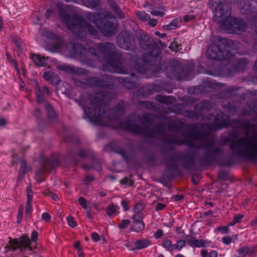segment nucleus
Returning <instances> with one entry per match:
<instances>
[{"mask_svg":"<svg viewBox=\"0 0 257 257\" xmlns=\"http://www.w3.org/2000/svg\"><path fill=\"white\" fill-rule=\"evenodd\" d=\"M115 97V93L108 91H97L90 94L89 100L93 109L84 104L81 100L76 99L75 101L83 109L84 118H88L92 121L101 123L106 117L109 108L107 103Z\"/></svg>","mask_w":257,"mask_h":257,"instance_id":"obj_1","label":"nucleus"},{"mask_svg":"<svg viewBox=\"0 0 257 257\" xmlns=\"http://www.w3.org/2000/svg\"><path fill=\"white\" fill-rule=\"evenodd\" d=\"M220 141L223 146L230 145L233 154L242 157L252 162H257V136L246 137L234 139L230 135L222 136Z\"/></svg>","mask_w":257,"mask_h":257,"instance_id":"obj_2","label":"nucleus"},{"mask_svg":"<svg viewBox=\"0 0 257 257\" xmlns=\"http://www.w3.org/2000/svg\"><path fill=\"white\" fill-rule=\"evenodd\" d=\"M166 152H163L162 155L164 156L163 160L168 164L164 170V177L170 180L176 177V174H178L179 169L177 164L178 161H181L182 167L186 170H188L194 167L195 165V155L193 152H186L181 155L177 152L166 155Z\"/></svg>","mask_w":257,"mask_h":257,"instance_id":"obj_3","label":"nucleus"},{"mask_svg":"<svg viewBox=\"0 0 257 257\" xmlns=\"http://www.w3.org/2000/svg\"><path fill=\"white\" fill-rule=\"evenodd\" d=\"M97 49L99 51L101 60L109 65L114 72L120 74H126L127 69L122 66L123 58L121 53L115 49V45L109 42L100 43L96 46Z\"/></svg>","mask_w":257,"mask_h":257,"instance_id":"obj_4","label":"nucleus"},{"mask_svg":"<svg viewBox=\"0 0 257 257\" xmlns=\"http://www.w3.org/2000/svg\"><path fill=\"white\" fill-rule=\"evenodd\" d=\"M59 14L67 28L73 33L80 37H84L86 31L93 36L96 35L97 31L94 26L87 22L84 18L77 15H68L65 9L58 6Z\"/></svg>","mask_w":257,"mask_h":257,"instance_id":"obj_5","label":"nucleus"},{"mask_svg":"<svg viewBox=\"0 0 257 257\" xmlns=\"http://www.w3.org/2000/svg\"><path fill=\"white\" fill-rule=\"evenodd\" d=\"M183 144L187 145L189 148L203 149L204 153L203 156L197 157L198 162L201 166H207L215 162L218 155L222 151V147H217L216 142L212 140H206L201 143L200 146L188 140L182 141Z\"/></svg>","mask_w":257,"mask_h":257,"instance_id":"obj_6","label":"nucleus"},{"mask_svg":"<svg viewBox=\"0 0 257 257\" xmlns=\"http://www.w3.org/2000/svg\"><path fill=\"white\" fill-rule=\"evenodd\" d=\"M233 44L232 40L225 38H220L216 43L212 44L208 47L206 56L210 60L229 59L232 55L231 47Z\"/></svg>","mask_w":257,"mask_h":257,"instance_id":"obj_7","label":"nucleus"},{"mask_svg":"<svg viewBox=\"0 0 257 257\" xmlns=\"http://www.w3.org/2000/svg\"><path fill=\"white\" fill-rule=\"evenodd\" d=\"M141 48L145 50L149 51L144 54V58L146 61L152 60L155 58H161V51L157 42L147 34H141L137 36Z\"/></svg>","mask_w":257,"mask_h":257,"instance_id":"obj_8","label":"nucleus"},{"mask_svg":"<svg viewBox=\"0 0 257 257\" xmlns=\"http://www.w3.org/2000/svg\"><path fill=\"white\" fill-rule=\"evenodd\" d=\"M40 166L36 174L41 176L46 172L50 171L59 166L60 159L59 156L52 155L50 158H47L43 153L41 154L39 161Z\"/></svg>","mask_w":257,"mask_h":257,"instance_id":"obj_9","label":"nucleus"},{"mask_svg":"<svg viewBox=\"0 0 257 257\" xmlns=\"http://www.w3.org/2000/svg\"><path fill=\"white\" fill-rule=\"evenodd\" d=\"M89 16L93 17L95 19V17L94 15L89 14ZM94 20L95 25L103 36L110 37L114 35L117 33L118 25L116 23L108 20L105 17Z\"/></svg>","mask_w":257,"mask_h":257,"instance_id":"obj_10","label":"nucleus"},{"mask_svg":"<svg viewBox=\"0 0 257 257\" xmlns=\"http://www.w3.org/2000/svg\"><path fill=\"white\" fill-rule=\"evenodd\" d=\"M221 27L222 29L229 31L233 34L240 35L246 31L247 25L242 19L230 17L222 22Z\"/></svg>","mask_w":257,"mask_h":257,"instance_id":"obj_11","label":"nucleus"},{"mask_svg":"<svg viewBox=\"0 0 257 257\" xmlns=\"http://www.w3.org/2000/svg\"><path fill=\"white\" fill-rule=\"evenodd\" d=\"M71 49L70 53L73 57H78L84 60H87L89 56L95 57L98 60H101L97 50L94 48L89 47L88 49L78 43H72Z\"/></svg>","mask_w":257,"mask_h":257,"instance_id":"obj_12","label":"nucleus"},{"mask_svg":"<svg viewBox=\"0 0 257 257\" xmlns=\"http://www.w3.org/2000/svg\"><path fill=\"white\" fill-rule=\"evenodd\" d=\"M122 128L128 132L137 134L144 135L146 137L154 138L155 134L153 128L147 130L144 124H139L135 120L128 119L121 123Z\"/></svg>","mask_w":257,"mask_h":257,"instance_id":"obj_13","label":"nucleus"},{"mask_svg":"<svg viewBox=\"0 0 257 257\" xmlns=\"http://www.w3.org/2000/svg\"><path fill=\"white\" fill-rule=\"evenodd\" d=\"M116 42L119 47L124 50L135 52L136 49L135 37L127 31H122L118 34Z\"/></svg>","mask_w":257,"mask_h":257,"instance_id":"obj_14","label":"nucleus"},{"mask_svg":"<svg viewBox=\"0 0 257 257\" xmlns=\"http://www.w3.org/2000/svg\"><path fill=\"white\" fill-rule=\"evenodd\" d=\"M185 138H188L192 141H201L207 137V134L201 130L200 124H189L187 129L182 132Z\"/></svg>","mask_w":257,"mask_h":257,"instance_id":"obj_15","label":"nucleus"},{"mask_svg":"<svg viewBox=\"0 0 257 257\" xmlns=\"http://www.w3.org/2000/svg\"><path fill=\"white\" fill-rule=\"evenodd\" d=\"M9 244L7 245L5 247L6 251L8 250L15 251L19 248L21 251L23 249L28 247L29 250H32V247L30 246L31 241L29 237L27 235H23L20 237L19 239H12L9 237Z\"/></svg>","mask_w":257,"mask_h":257,"instance_id":"obj_16","label":"nucleus"},{"mask_svg":"<svg viewBox=\"0 0 257 257\" xmlns=\"http://www.w3.org/2000/svg\"><path fill=\"white\" fill-rule=\"evenodd\" d=\"M169 70L171 77L178 80L185 79L191 72L188 66H182L177 61H174L171 64Z\"/></svg>","mask_w":257,"mask_h":257,"instance_id":"obj_17","label":"nucleus"},{"mask_svg":"<svg viewBox=\"0 0 257 257\" xmlns=\"http://www.w3.org/2000/svg\"><path fill=\"white\" fill-rule=\"evenodd\" d=\"M160 60V58H155L152 60L146 61L144 60V55L143 58H138L134 62L135 68L141 73H145L148 69V64L152 65L155 64L156 61Z\"/></svg>","mask_w":257,"mask_h":257,"instance_id":"obj_18","label":"nucleus"},{"mask_svg":"<svg viewBox=\"0 0 257 257\" xmlns=\"http://www.w3.org/2000/svg\"><path fill=\"white\" fill-rule=\"evenodd\" d=\"M216 17L221 18L222 22L230 18L231 8L228 5L220 3L215 8Z\"/></svg>","mask_w":257,"mask_h":257,"instance_id":"obj_19","label":"nucleus"},{"mask_svg":"<svg viewBox=\"0 0 257 257\" xmlns=\"http://www.w3.org/2000/svg\"><path fill=\"white\" fill-rule=\"evenodd\" d=\"M85 80L87 83L91 86L102 88H109L110 86L108 82L100 78L90 77L86 78Z\"/></svg>","mask_w":257,"mask_h":257,"instance_id":"obj_20","label":"nucleus"},{"mask_svg":"<svg viewBox=\"0 0 257 257\" xmlns=\"http://www.w3.org/2000/svg\"><path fill=\"white\" fill-rule=\"evenodd\" d=\"M58 67L59 70H62L72 75H80L82 74H86L87 72L86 69L75 67L74 66L68 65H60Z\"/></svg>","mask_w":257,"mask_h":257,"instance_id":"obj_21","label":"nucleus"},{"mask_svg":"<svg viewBox=\"0 0 257 257\" xmlns=\"http://www.w3.org/2000/svg\"><path fill=\"white\" fill-rule=\"evenodd\" d=\"M242 7L240 9V13L242 14L249 15L252 13H255L253 7L254 3H252L251 0H243Z\"/></svg>","mask_w":257,"mask_h":257,"instance_id":"obj_22","label":"nucleus"},{"mask_svg":"<svg viewBox=\"0 0 257 257\" xmlns=\"http://www.w3.org/2000/svg\"><path fill=\"white\" fill-rule=\"evenodd\" d=\"M45 108L47 113V118L51 123H54L57 120V116L52 105L48 102H45Z\"/></svg>","mask_w":257,"mask_h":257,"instance_id":"obj_23","label":"nucleus"},{"mask_svg":"<svg viewBox=\"0 0 257 257\" xmlns=\"http://www.w3.org/2000/svg\"><path fill=\"white\" fill-rule=\"evenodd\" d=\"M211 107V105L209 102L207 100H204L195 104L194 107L199 114H201L204 111L209 110Z\"/></svg>","mask_w":257,"mask_h":257,"instance_id":"obj_24","label":"nucleus"},{"mask_svg":"<svg viewBox=\"0 0 257 257\" xmlns=\"http://www.w3.org/2000/svg\"><path fill=\"white\" fill-rule=\"evenodd\" d=\"M188 236L186 235L184 238L186 239V241L188 244L191 246H196L198 247H203L205 244V241L203 239H197L194 237L191 236L188 238Z\"/></svg>","mask_w":257,"mask_h":257,"instance_id":"obj_25","label":"nucleus"},{"mask_svg":"<svg viewBox=\"0 0 257 257\" xmlns=\"http://www.w3.org/2000/svg\"><path fill=\"white\" fill-rule=\"evenodd\" d=\"M248 63L249 60L247 58H243L239 59L234 65L235 71L237 72L244 71Z\"/></svg>","mask_w":257,"mask_h":257,"instance_id":"obj_26","label":"nucleus"},{"mask_svg":"<svg viewBox=\"0 0 257 257\" xmlns=\"http://www.w3.org/2000/svg\"><path fill=\"white\" fill-rule=\"evenodd\" d=\"M157 101L165 104H170L176 101L174 97L171 96H163L161 95H157L156 96Z\"/></svg>","mask_w":257,"mask_h":257,"instance_id":"obj_27","label":"nucleus"},{"mask_svg":"<svg viewBox=\"0 0 257 257\" xmlns=\"http://www.w3.org/2000/svg\"><path fill=\"white\" fill-rule=\"evenodd\" d=\"M164 142L168 144L182 145V141L175 135H168L163 139Z\"/></svg>","mask_w":257,"mask_h":257,"instance_id":"obj_28","label":"nucleus"},{"mask_svg":"<svg viewBox=\"0 0 257 257\" xmlns=\"http://www.w3.org/2000/svg\"><path fill=\"white\" fill-rule=\"evenodd\" d=\"M150 241L148 239L136 240L135 241L136 248H133L131 250H134L135 249H141L144 248H146L148 247L150 244Z\"/></svg>","mask_w":257,"mask_h":257,"instance_id":"obj_29","label":"nucleus"},{"mask_svg":"<svg viewBox=\"0 0 257 257\" xmlns=\"http://www.w3.org/2000/svg\"><path fill=\"white\" fill-rule=\"evenodd\" d=\"M185 126V123L182 121L171 122L168 125L169 130L178 132Z\"/></svg>","mask_w":257,"mask_h":257,"instance_id":"obj_30","label":"nucleus"},{"mask_svg":"<svg viewBox=\"0 0 257 257\" xmlns=\"http://www.w3.org/2000/svg\"><path fill=\"white\" fill-rule=\"evenodd\" d=\"M31 59L36 65L45 66L46 65L45 59L37 54H31Z\"/></svg>","mask_w":257,"mask_h":257,"instance_id":"obj_31","label":"nucleus"},{"mask_svg":"<svg viewBox=\"0 0 257 257\" xmlns=\"http://www.w3.org/2000/svg\"><path fill=\"white\" fill-rule=\"evenodd\" d=\"M119 80L128 89L134 88L137 86V83L131 81L128 77L119 78Z\"/></svg>","mask_w":257,"mask_h":257,"instance_id":"obj_32","label":"nucleus"},{"mask_svg":"<svg viewBox=\"0 0 257 257\" xmlns=\"http://www.w3.org/2000/svg\"><path fill=\"white\" fill-rule=\"evenodd\" d=\"M110 6L114 13L119 18L123 19L124 18V15L122 12L115 3H110Z\"/></svg>","mask_w":257,"mask_h":257,"instance_id":"obj_33","label":"nucleus"},{"mask_svg":"<svg viewBox=\"0 0 257 257\" xmlns=\"http://www.w3.org/2000/svg\"><path fill=\"white\" fill-rule=\"evenodd\" d=\"M145 224L143 222H133L131 227L132 230L136 232H140L144 230Z\"/></svg>","mask_w":257,"mask_h":257,"instance_id":"obj_34","label":"nucleus"},{"mask_svg":"<svg viewBox=\"0 0 257 257\" xmlns=\"http://www.w3.org/2000/svg\"><path fill=\"white\" fill-rule=\"evenodd\" d=\"M155 135L163 134L165 131V125L163 123H159L152 127Z\"/></svg>","mask_w":257,"mask_h":257,"instance_id":"obj_35","label":"nucleus"},{"mask_svg":"<svg viewBox=\"0 0 257 257\" xmlns=\"http://www.w3.org/2000/svg\"><path fill=\"white\" fill-rule=\"evenodd\" d=\"M239 255L234 254L232 257H245L248 251V246H244L237 250Z\"/></svg>","mask_w":257,"mask_h":257,"instance_id":"obj_36","label":"nucleus"},{"mask_svg":"<svg viewBox=\"0 0 257 257\" xmlns=\"http://www.w3.org/2000/svg\"><path fill=\"white\" fill-rule=\"evenodd\" d=\"M31 169V168L27 166L26 161L25 160H22L21 161V168L19 170L20 175H21V174L24 175Z\"/></svg>","mask_w":257,"mask_h":257,"instance_id":"obj_37","label":"nucleus"},{"mask_svg":"<svg viewBox=\"0 0 257 257\" xmlns=\"http://www.w3.org/2000/svg\"><path fill=\"white\" fill-rule=\"evenodd\" d=\"M84 5L89 8H96L98 6L99 0H83Z\"/></svg>","mask_w":257,"mask_h":257,"instance_id":"obj_38","label":"nucleus"},{"mask_svg":"<svg viewBox=\"0 0 257 257\" xmlns=\"http://www.w3.org/2000/svg\"><path fill=\"white\" fill-rule=\"evenodd\" d=\"M137 16L139 19L144 21H148L151 18V16L149 14L146 13L145 12L143 11L138 12L137 13Z\"/></svg>","mask_w":257,"mask_h":257,"instance_id":"obj_39","label":"nucleus"},{"mask_svg":"<svg viewBox=\"0 0 257 257\" xmlns=\"http://www.w3.org/2000/svg\"><path fill=\"white\" fill-rule=\"evenodd\" d=\"M117 209V207L116 205L114 204L109 205L106 208V213L108 216H111L116 212Z\"/></svg>","mask_w":257,"mask_h":257,"instance_id":"obj_40","label":"nucleus"},{"mask_svg":"<svg viewBox=\"0 0 257 257\" xmlns=\"http://www.w3.org/2000/svg\"><path fill=\"white\" fill-rule=\"evenodd\" d=\"M139 104L144 106L147 109H154L155 108V103L148 101H140Z\"/></svg>","mask_w":257,"mask_h":257,"instance_id":"obj_41","label":"nucleus"},{"mask_svg":"<svg viewBox=\"0 0 257 257\" xmlns=\"http://www.w3.org/2000/svg\"><path fill=\"white\" fill-rule=\"evenodd\" d=\"M68 154L69 159L74 166H76L79 162V161L75 156L74 153L72 151H69Z\"/></svg>","mask_w":257,"mask_h":257,"instance_id":"obj_42","label":"nucleus"},{"mask_svg":"<svg viewBox=\"0 0 257 257\" xmlns=\"http://www.w3.org/2000/svg\"><path fill=\"white\" fill-rule=\"evenodd\" d=\"M114 152L115 153H116L117 154L121 155L125 161H127L128 160L127 156L124 150L121 147L115 148L114 149Z\"/></svg>","mask_w":257,"mask_h":257,"instance_id":"obj_43","label":"nucleus"},{"mask_svg":"<svg viewBox=\"0 0 257 257\" xmlns=\"http://www.w3.org/2000/svg\"><path fill=\"white\" fill-rule=\"evenodd\" d=\"M91 161L92 164V167L94 169L98 171H99L101 170V166L100 163L97 159L93 158L92 159Z\"/></svg>","mask_w":257,"mask_h":257,"instance_id":"obj_44","label":"nucleus"},{"mask_svg":"<svg viewBox=\"0 0 257 257\" xmlns=\"http://www.w3.org/2000/svg\"><path fill=\"white\" fill-rule=\"evenodd\" d=\"M144 216L143 213H135L132 217L133 222H143Z\"/></svg>","mask_w":257,"mask_h":257,"instance_id":"obj_45","label":"nucleus"},{"mask_svg":"<svg viewBox=\"0 0 257 257\" xmlns=\"http://www.w3.org/2000/svg\"><path fill=\"white\" fill-rule=\"evenodd\" d=\"M242 126L247 130H250L255 127V124L252 123L249 119L244 120L242 123Z\"/></svg>","mask_w":257,"mask_h":257,"instance_id":"obj_46","label":"nucleus"},{"mask_svg":"<svg viewBox=\"0 0 257 257\" xmlns=\"http://www.w3.org/2000/svg\"><path fill=\"white\" fill-rule=\"evenodd\" d=\"M144 208V203L142 202H140L136 204L134 210L135 213H142L141 211L143 210Z\"/></svg>","mask_w":257,"mask_h":257,"instance_id":"obj_47","label":"nucleus"},{"mask_svg":"<svg viewBox=\"0 0 257 257\" xmlns=\"http://www.w3.org/2000/svg\"><path fill=\"white\" fill-rule=\"evenodd\" d=\"M56 77V73L53 72H45L43 74L44 78L47 81H50Z\"/></svg>","mask_w":257,"mask_h":257,"instance_id":"obj_48","label":"nucleus"},{"mask_svg":"<svg viewBox=\"0 0 257 257\" xmlns=\"http://www.w3.org/2000/svg\"><path fill=\"white\" fill-rule=\"evenodd\" d=\"M23 211L24 206L23 204H21L19 207L18 214L17 215V223L19 224H20V222H21L23 215Z\"/></svg>","mask_w":257,"mask_h":257,"instance_id":"obj_49","label":"nucleus"},{"mask_svg":"<svg viewBox=\"0 0 257 257\" xmlns=\"http://www.w3.org/2000/svg\"><path fill=\"white\" fill-rule=\"evenodd\" d=\"M63 42L59 38H58V41L56 43L52 45V48L54 51H57L61 49Z\"/></svg>","mask_w":257,"mask_h":257,"instance_id":"obj_50","label":"nucleus"},{"mask_svg":"<svg viewBox=\"0 0 257 257\" xmlns=\"http://www.w3.org/2000/svg\"><path fill=\"white\" fill-rule=\"evenodd\" d=\"M27 202H32L33 192L32 190L31 187L30 186H28L27 188Z\"/></svg>","mask_w":257,"mask_h":257,"instance_id":"obj_51","label":"nucleus"},{"mask_svg":"<svg viewBox=\"0 0 257 257\" xmlns=\"http://www.w3.org/2000/svg\"><path fill=\"white\" fill-rule=\"evenodd\" d=\"M169 48L172 51L176 52L181 49V45H179L176 41H174L171 43Z\"/></svg>","mask_w":257,"mask_h":257,"instance_id":"obj_52","label":"nucleus"},{"mask_svg":"<svg viewBox=\"0 0 257 257\" xmlns=\"http://www.w3.org/2000/svg\"><path fill=\"white\" fill-rule=\"evenodd\" d=\"M44 193L45 195L50 197L54 200L57 201L59 199L58 196L49 190H46Z\"/></svg>","mask_w":257,"mask_h":257,"instance_id":"obj_53","label":"nucleus"},{"mask_svg":"<svg viewBox=\"0 0 257 257\" xmlns=\"http://www.w3.org/2000/svg\"><path fill=\"white\" fill-rule=\"evenodd\" d=\"M184 115L187 117L194 118L197 116V114L194 110H188L184 112Z\"/></svg>","mask_w":257,"mask_h":257,"instance_id":"obj_54","label":"nucleus"},{"mask_svg":"<svg viewBox=\"0 0 257 257\" xmlns=\"http://www.w3.org/2000/svg\"><path fill=\"white\" fill-rule=\"evenodd\" d=\"M67 221L68 225L73 228L76 227L77 225L76 222L74 220V217L71 216L67 217Z\"/></svg>","mask_w":257,"mask_h":257,"instance_id":"obj_55","label":"nucleus"},{"mask_svg":"<svg viewBox=\"0 0 257 257\" xmlns=\"http://www.w3.org/2000/svg\"><path fill=\"white\" fill-rule=\"evenodd\" d=\"M130 223L131 221L129 219H123L118 226L120 229H125Z\"/></svg>","mask_w":257,"mask_h":257,"instance_id":"obj_56","label":"nucleus"},{"mask_svg":"<svg viewBox=\"0 0 257 257\" xmlns=\"http://www.w3.org/2000/svg\"><path fill=\"white\" fill-rule=\"evenodd\" d=\"M6 56L7 57V59L9 60V61L14 65L15 68L19 72V69L18 68V63H17V61L15 60V59H11V58L10 57V54L8 52L6 53Z\"/></svg>","mask_w":257,"mask_h":257,"instance_id":"obj_57","label":"nucleus"},{"mask_svg":"<svg viewBox=\"0 0 257 257\" xmlns=\"http://www.w3.org/2000/svg\"><path fill=\"white\" fill-rule=\"evenodd\" d=\"M186 241V239H180L177 242V249L181 250L182 247L185 246Z\"/></svg>","mask_w":257,"mask_h":257,"instance_id":"obj_58","label":"nucleus"},{"mask_svg":"<svg viewBox=\"0 0 257 257\" xmlns=\"http://www.w3.org/2000/svg\"><path fill=\"white\" fill-rule=\"evenodd\" d=\"M32 202H27L26 206V213L27 214V217L29 216L32 213Z\"/></svg>","mask_w":257,"mask_h":257,"instance_id":"obj_59","label":"nucleus"},{"mask_svg":"<svg viewBox=\"0 0 257 257\" xmlns=\"http://www.w3.org/2000/svg\"><path fill=\"white\" fill-rule=\"evenodd\" d=\"M256 252V250L255 247L253 246L251 248L248 247V251L247 255H248V257H255Z\"/></svg>","mask_w":257,"mask_h":257,"instance_id":"obj_60","label":"nucleus"},{"mask_svg":"<svg viewBox=\"0 0 257 257\" xmlns=\"http://www.w3.org/2000/svg\"><path fill=\"white\" fill-rule=\"evenodd\" d=\"M218 178L222 180H226L227 179V173L223 170L220 171L218 174Z\"/></svg>","mask_w":257,"mask_h":257,"instance_id":"obj_61","label":"nucleus"},{"mask_svg":"<svg viewBox=\"0 0 257 257\" xmlns=\"http://www.w3.org/2000/svg\"><path fill=\"white\" fill-rule=\"evenodd\" d=\"M201 179V175L199 174H197L193 175L192 177V181L194 185H197L199 182V181Z\"/></svg>","mask_w":257,"mask_h":257,"instance_id":"obj_62","label":"nucleus"},{"mask_svg":"<svg viewBox=\"0 0 257 257\" xmlns=\"http://www.w3.org/2000/svg\"><path fill=\"white\" fill-rule=\"evenodd\" d=\"M38 126L40 131L44 130V128L47 126L46 122L44 119L38 120Z\"/></svg>","mask_w":257,"mask_h":257,"instance_id":"obj_63","label":"nucleus"},{"mask_svg":"<svg viewBox=\"0 0 257 257\" xmlns=\"http://www.w3.org/2000/svg\"><path fill=\"white\" fill-rule=\"evenodd\" d=\"M172 241L170 239H166L163 242V245L168 250L170 251L171 247Z\"/></svg>","mask_w":257,"mask_h":257,"instance_id":"obj_64","label":"nucleus"}]
</instances>
